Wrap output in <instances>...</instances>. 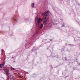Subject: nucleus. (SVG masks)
<instances>
[{
    "label": "nucleus",
    "mask_w": 80,
    "mask_h": 80,
    "mask_svg": "<svg viewBox=\"0 0 80 80\" xmlns=\"http://www.w3.org/2000/svg\"><path fill=\"white\" fill-rule=\"evenodd\" d=\"M32 8H33V7H34V3H32Z\"/></svg>",
    "instance_id": "5"
},
{
    "label": "nucleus",
    "mask_w": 80,
    "mask_h": 80,
    "mask_svg": "<svg viewBox=\"0 0 80 80\" xmlns=\"http://www.w3.org/2000/svg\"><path fill=\"white\" fill-rule=\"evenodd\" d=\"M42 19L40 18H39L37 17L35 19V22L37 25H38L39 27H40V28H42L43 27V24H41L42 22Z\"/></svg>",
    "instance_id": "2"
},
{
    "label": "nucleus",
    "mask_w": 80,
    "mask_h": 80,
    "mask_svg": "<svg viewBox=\"0 0 80 80\" xmlns=\"http://www.w3.org/2000/svg\"><path fill=\"white\" fill-rule=\"evenodd\" d=\"M49 25H51V23H50L49 24Z\"/></svg>",
    "instance_id": "8"
},
{
    "label": "nucleus",
    "mask_w": 80,
    "mask_h": 80,
    "mask_svg": "<svg viewBox=\"0 0 80 80\" xmlns=\"http://www.w3.org/2000/svg\"><path fill=\"white\" fill-rule=\"evenodd\" d=\"M42 15H44V20H45L43 22V23L44 25H46V24H47L48 22L47 19L48 18V17L47 15H49V12L47 11H46L45 12L42 13Z\"/></svg>",
    "instance_id": "1"
},
{
    "label": "nucleus",
    "mask_w": 80,
    "mask_h": 80,
    "mask_svg": "<svg viewBox=\"0 0 80 80\" xmlns=\"http://www.w3.org/2000/svg\"><path fill=\"white\" fill-rule=\"evenodd\" d=\"M2 52H3V50H2Z\"/></svg>",
    "instance_id": "7"
},
{
    "label": "nucleus",
    "mask_w": 80,
    "mask_h": 80,
    "mask_svg": "<svg viewBox=\"0 0 80 80\" xmlns=\"http://www.w3.org/2000/svg\"><path fill=\"white\" fill-rule=\"evenodd\" d=\"M3 65H4V64H0V68H4V66Z\"/></svg>",
    "instance_id": "4"
},
{
    "label": "nucleus",
    "mask_w": 80,
    "mask_h": 80,
    "mask_svg": "<svg viewBox=\"0 0 80 80\" xmlns=\"http://www.w3.org/2000/svg\"><path fill=\"white\" fill-rule=\"evenodd\" d=\"M11 70H15V69H14V68H13L12 67L11 68Z\"/></svg>",
    "instance_id": "6"
},
{
    "label": "nucleus",
    "mask_w": 80,
    "mask_h": 80,
    "mask_svg": "<svg viewBox=\"0 0 80 80\" xmlns=\"http://www.w3.org/2000/svg\"><path fill=\"white\" fill-rule=\"evenodd\" d=\"M4 71L6 72L7 75H8V70L7 69H4Z\"/></svg>",
    "instance_id": "3"
}]
</instances>
